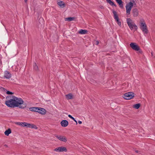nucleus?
Wrapping results in <instances>:
<instances>
[{"label": "nucleus", "instance_id": "6e6552de", "mask_svg": "<svg viewBox=\"0 0 155 155\" xmlns=\"http://www.w3.org/2000/svg\"><path fill=\"white\" fill-rule=\"evenodd\" d=\"M55 137L60 140L64 142H66L67 140L66 137L64 136L55 135Z\"/></svg>", "mask_w": 155, "mask_h": 155}, {"label": "nucleus", "instance_id": "ddd939ff", "mask_svg": "<svg viewBox=\"0 0 155 155\" xmlns=\"http://www.w3.org/2000/svg\"><path fill=\"white\" fill-rule=\"evenodd\" d=\"M4 77L7 79H9L11 77V74L8 71H5L4 73Z\"/></svg>", "mask_w": 155, "mask_h": 155}, {"label": "nucleus", "instance_id": "aec40b11", "mask_svg": "<svg viewBox=\"0 0 155 155\" xmlns=\"http://www.w3.org/2000/svg\"><path fill=\"white\" fill-rule=\"evenodd\" d=\"M75 19V18L74 17H68L65 18V21H72Z\"/></svg>", "mask_w": 155, "mask_h": 155}, {"label": "nucleus", "instance_id": "f8f14e48", "mask_svg": "<svg viewBox=\"0 0 155 155\" xmlns=\"http://www.w3.org/2000/svg\"><path fill=\"white\" fill-rule=\"evenodd\" d=\"M138 11L136 8H134L132 10V14L134 17H136L138 15Z\"/></svg>", "mask_w": 155, "mask_h": 155}, {"label": "nucleus", "instance_id": "9b49d317", "mask_svg": "<svg viewBox=\"0 0 155 155\" xmlns=\"http://www.w3.org/2000/svg\"><path fill=\"white\" fill-rule=\"evenodd\" d=\"M61 124L62 127H65L68 125V122L66 120H63L61 121Z\"/></svg>", "mask_w": 155, "mask_h": 155}, {"label": "nucleus", "instance_id": "c85d7f7f", "mask_svg": "<svg viewBox=\"0 0 155 155\" xmlns=\"http://www.w3.org/2000/svg\"><path fill=\"white\" fill-rule=\"evenodd\" d=\"M68 116L69 117L71 118L72 120H74V118L72 117L71 115H68Z\"/></svg>", "mask_w": 155, "mask_h": 155}, {"label": "nucleus", "instance_id": "f704fd0d", "mask_svg": "<svg viewBox=\"0 0 155 155\" xmlns=\"http://www.w3.org/2000/svg\"><path fill=\"white\" fill-rule=\"evenodd\" d=\"M100 8H102V9H103L104 8V7L103 6H101L100 7Z\"/></svg>", "mask_w": 155, "mask_h": 155}, {"label": "nucleus", "instance_id": "39448f33", "mask_svg": "<svg viewBox=\"0 0 155 155\" xmlns=\"http://www.w3.org/2000/svg\"><path fill=\"white\" fill-rule=\"evenodd\" d=\"M134 96V94L132 92H128L125 94L123 97L126 100H130Z\"/></svg>", "mask_w": 155, "mask_h": 155}, {"label": "nucleus", "instance_id": "7ed1b4c3", "mask_svg": "<svg viewBox=\"0 0 155 155\" xmlns=\"http://www.w3.org/2000/svg\"><path fill=\"white\" fill-rule=\"evenodd\" d=\"M140 28L142 30V31L144 33L147 34L148 30L147 29V25L145 22H140Z\"/></svg>", "mask_w": 155, "mask_h": 155}, {"label": "nucleus", "instance_id": "5701e85b", "mask_svg": "<svg viewBox=\"0 0 155 155\" xmlns=\"http://www.w3.org/2000/svg\"><path fill=\"white\" fill-rule=\"evenodd\" d=\"M33 66L35 70L37 71L38 70V67L36 63H35Z\"/></svg>", "mask_w": 155, "mask_h": 155}, {"label": "nucleus", "instance_id": "0eeeda50", "mask_svg": "<svg viewBox=\"0 0 155 155\" xmlns=\"http://www.w3.org/2000/svg\"><path fill=\"white\" fill-rule=\"evenodd\" d=\"M130 46L133 50L136 51H139V53H142V51L140 50L139 47L136 45V43H131L130 44Z\"/></svg>", "mask_w": 155, "mask_h": 155}, {"label": "nucleus", "instance_id": "6ab92c4d", "mask_svg": "<svg viewBox=\"0 0 155 155\" xmlns=\"http://www.w3.org/2000/svg\"><path fill=\"white\" fill-rule=\"evenodd\" d=\"M11 130L10 129H8V130H6L4 133L7 136H8L9 135L11 134Z\"/></svg>", "mask_w": 155, "mask_h": 155}, {"label": "nucleus", "instance_id": "473e14b6", "mask_svg": "<svg viewBox=\"0 0 155 155\" xmlns=\"http://www.w3.org/2000/svg\"><path fill=\"white\" fill-rule=\"evenodd\" d=\"M75 122H76V124H77V121L76 120L74 119V120H73Z\"/></svg>", "mask_w": 155, "mask_h": 155}, {"label": "nucleus", "instance_id": "393cba45", "mask_svg": "<svg viewBox=\"0 0 155 155\" xmlns=\"http://www.w3.org/2000/svg\"><path fill=\"white\" fill-rule=\"evenodd\" d=\"M6 93L8 94H13V93L9 91H7L6 92Z\"/></svg>", "mask_w": 155, "mask_h": 155}, {"label": "nucleus", "instance_id": "2eb2a0df", "mask_svg": "<svg viewBox=\"0 0 155 155\" xmlns=\"http://www.w3.org/2000/svg\"><path fill=\"white\" fill-rule=\"evenodd\" d=\"M87 31L85 30L81 29L78 31V33L79 34L82 35H84L87 34Z\"/></svg>", "mask_w": 155, "mask_h": 155}, {"label": "nucleus", "instance_id": "412c9836", "mask_svg": "<svg viewBox=\"0 0 155 155\" xmlns=\"http://www.w3.org/2000/svg\"><path fill=\"white\" fill-rule=\"evenodd\" d=\"M66 98L68 100L71 99L72 98V96L71 94H69L66 95Z\"/></svg>", "mask_w": 155, "mask_h": 155}, {"label": "nucleus", "instance_id": "a878e982", "mask_svg": "<svg viewBox=\"0 0 155 155\" xmlns=\"http://www.w3.org/2000/svg\"><path fill=\"white\" fill-rule=\"evenodd\" d=\"M31 126V124H29V123H27V124H26V127H27L30 128Z\"/></svg>", "mask_w": 155, "mask_h": 155}, {"label": "nucleus", "instance_id": "f3484780", "mask_svg": "<svg viewBox=\"0 0 155 155\" xmlns=\"http://www.w3.org/2000/svg\"><path fill=\"white\" fill-rule=\"evenodd\" d=\"M30 110L32 111L37 112L38 111V107H31L29 108Z\"/></svg>", "mask_w": 155, "mask_h": 155}, {"label": "nucleus", "instance_id": "e433bc0d", "mask_svg": "<svg viewBox=\"0 0 155 155\" xmlns=\"http://www.w3.org/2000/svg\"><path fill=\"white\" fill-rule=\"evenodd\" d=\"M151 54H152V56H153V53H152V52H151Z\"/></svg>", "mask_w": 155, "mask_h": 155}, {"label": "nucleus", "instance_id": "f257e3e1", "mask_svg": "<svg viewBox=\"0 0 155 155\" xmlns=\"http://www.w3.org/2000/svg\"><path fill=\"white\" fill-rule=\"evenodd\" d=\"M5 102V104L10 107H18L24 108L26 107V105L23 104L24 101L22 99L14 96H8L6 97Z\"/></svg>", "mask_w": 155, "mask_h": 155}, {"label": "nucleus", "instance_id": "b1692460", "mask_svg": "<svg viewBox=\"0 0 155 155\" xmlns=\"http://www.w3.org/2000/svg\"><path fill=\"white\" fill-rule=\"evenodd\" d=\"M30 128H34L35 129H37V128L36 127V126L34 124H31V127H30Z\"/></svg>", "mask_w": 155, "mask_h": 155}, {"label": "nucleus", "instance_id": "dca6fc26", "mask_svg": "<svg viewBox=\"0 0 155 155\" xmlns=\"http://www.w3.org/2000/svg\"><path fill=\"white\" fill-rule=\"evenodd\" d=\"M116 2L118 4L120 7L123 8V2L121 0H115Z\"/></svg>", "mask_w": 155, "mask_h": 155}, {"label": "nucleus", "instance_id": "cd10ccee", "mask_svg": "<svg viewBox=\"0 0 155 155\" xmlns=\"http://www.w3.org/2000/svg\"><path fill=\"white\" fill-rule=\"evenodd\" d=\"M22 122H17L16 123V124L21 126H22Z\"/></svg>", "mask_w": 155, "mask_h": 155}, {"label": "nucleus", "instance_id": "4be33fe9", "mask_svg": "<svg viewBox=\"0 0 155 155\" xmlns=\"http://www.w3.org/2000/svg\"><path fill=\"white\" fill-rule=\"evenodd\" d=\"M140 107V104H136L133 105V107L136 109H138Z\"/></svg>", "mask_w": 155, "mask_h": 155}, {"label": "nucleus", "instance_id": "bb28decb", "mask_svg": "<svg viewBox=\"0 0 155 155\" xmlns=\"http://www.w3.org/2000/svg\"><path fill=\"white\" fill-rule=\"evenodd\" d=\"M27 123L26 122H22V127H25L26 126Z\"/></svg>", "mask_w": 155, "mask_h": 155}, {"label": "nucleus", "instance_id": "c756f323", "mask_svg": "<svg viewBox=\"0 0 155 155\" xmlns=\"http://www.w3.org/2000/svg\"><path fill=\"white\" fill-rule=\"evenodd\" d=\"M0 89L4 91H5V90H6L5 88L2 87H0Z\"/></svg>", "mask_w": 155, "mask_h": 155}, {"label": "nucleus", "instance_id": "423d86ee", "mask_svg": "<svg viewBox=\"0 0 155 155\" xmlns=\"http://www.w3.org/2000/svg\"><path fill=\"white\" fill-rule=\"evenodd\" d=\"M112 12L113 14L115 20L117 22L118 25L119 26H121V23L120 21L119 20L117 12L114 10H112Z\"/></svg>", "mask_w": 155, "mask_h": 155}, {"label": "nucleus", "instance_id": "72a5a7b5", "mask_svg": "<svg viewBox=\"0 0 155 155\" xmlns=\"http://www.w3.org/2000/svg\"><path fill=\"white\" fill-rule=\"evenodd\" d=\"M135 152L137 153H138L139 152V151L138 150H135Z\"/></svg>", "mask_w": 155, "mask_h": 155}, {"label": "nucleus", "instance_id": "2f4dec72", "mask_svg": "<svg viewBox=\"0 0 155 155\" xmlns=\"http://www.w3.org/2000/svg\"><path fill=\"white\" fill-rule=\"evenodd\" d=\"M78 123L79 124H82V121H80L79 120L78 121Z\"/></svg>", "mask_w": 155, "mask_h": 155}, {"label": "nucleus", "instance_id": "a211bd4d", "mask_svg": "<svg viewBox=\"0 0 155 155\" xmlns=\"http://www.w3.org/2000/svg\"><path fill=\"white\" fill-rule=\"evenodd\" d=\"M106 1L108 3H109L111 6H114L115 7H116V5L111 0H106Z\"/></svg>", "mask_w": 155, "mask_h": 155}, {"label": "nucleus", "instance_id": "1a4fd4ad", "mask_svg": "<svg viewBox=\"0 0 155 155\" xmlns=\"http://www.w3.org/2000/svg\"><path fill=\"white\" fill-rule=\"evenodd\" d=\"M54 150L57 152H62L67 151V150L66 147H58L55 148Z\"/></svg>", "mask_w": 155, "mask_h": 155}, {"label": "nucleus", "instance_id": "f03ea898", "mask_svg": "<svg viewBox=\"0 0 155 155\" xmlns=\"http://www.w3.org/2000/svg\"><path fill=\"white\" fill-rule=\"evenodd\" d=\"M127 21L128 25L131 30L134 29L135 30H136L138 28L137 26L132 22L131 19L130 18H127Z\"/></svg>", "mask_w": 155, "mask_h": 155}, {"label": "nucleus", "instance_id": "7c9ffc66", "mask_svg": "<svg viewBox=\"0 0 155 155\" xmlns=\"http://www.w3.org/2000/svg\"><path fill=\"white\" fill-rule=\"evenodd\" d=\"M99 43V41H96V45H98V44Z\"/></svg>", "mask_w": 155, "mask_h": 155}, {"label": "nucleus", "instance_id": "9d476101", "mask_svg": "<svg viewBox=\"0 0 155 155\" xmlns=\"http://www.w3.org/2000/svg\"><path fill=\"white\" fill-rule=\"evenodd\" d=\"M38 111H37L38 112L41 114H46V111L43 108L41 107H38Z\"/></svg>", "mask_w": 155, "mask_h": 155}, {"label": "nucleus", "instance_id": "4468645a", "mask_svg": "<svg viewBox=\"0 0 155 155\" xmlns=\"http://www.w3.org/2000/svg\"><path fill=\"white\" fill-rule=\"evenodd\" d=\"M58 4L61 7L63 8L65 6V5L64 2L61 1H58Z\"/></svg>", "mask_w": 155, "mask_h": 155}, {"label": "nucleus", "instance_id": "20e7f679", "mask_svg": "<svg viewBox=\"0 0 155 155\" xmlns=\"http://www.w3.org/2000/svg\"><path fill=\"white\" fill-rule=\"evenodd\" d=\"M133 3L131 2H130L127 4L126 6V8L127 15H130V11L132 7H133Z\"/></svg>", "mask_w": 155, "mask_h": 155}, {"label": "nucleus", "instance_id": "c9c22d12", "mask_svg": "<svg viewBox=\"0 0 155 155\" xmlns=\"http://www.w3.org/2000/svg\"><path fill=\"white\" fill-rule=\"evenodd\" d=\"M28 0H24L25 2V3H27V2Z\"/></svg>", "mask_w": 155, "mask_h": 155}]
</instances>
